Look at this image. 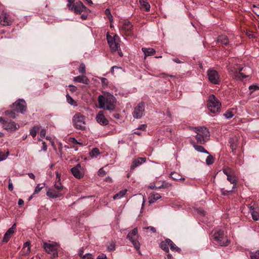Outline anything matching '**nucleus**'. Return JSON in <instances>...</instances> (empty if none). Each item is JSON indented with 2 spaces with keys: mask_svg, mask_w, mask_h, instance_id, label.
Returning <instances> with one entry per match:
<instances>
[{
  "mask_svg": "<svg viewBox=\"0 0 259 259\" xmlns=\"http://www.w3.org/2000/svg\"><path fill=\"white\" fill-rule=\"evenodd\" d=\"M98 101L100 109L114 111L117 104V100L115 97L108 92L104 93L98 97Z\"/></svg>",
  "mask_w": 259,
  "mask_h": 259,
  "instance_id": "obj_1",
  "label": "nucleus"
},
{
  "mask_svg": "<svg viewBox=\"0 0 259 259\" xmlns=\"http://www.w3.org/2000/svg\"><path fill=\"white\" fill-rule=\"evenodd\" d=\"M106 39L112 53L117 52L120 57L123 56V53L120 48V38L117 34L113 36L108 33L106 34Z\"/></svg>",
  "mask_w": 259,
  "mask_h": 259,
  "instance_id": "obj_2",
  "label": "nucleus"
},
{
  "mask_svg": "<svg viewBox=\"0 0 259 259\" xmlns=\"http://www.w3.org/2000/svg\"><path fill=\"white\" fill-rule=\"evenodd\" d=\"M213 237L214 240L219 245L221 246L228 245L229 240L222 230L218 229L214 230Z\"/></svg>",
  "mask_w": 259,
  "mask_h": 259,
  "instance_id": "obj_3",
  "label": "nucleus"
},
{
  "mask_svg": "<svg viewBox=\"0 0 259 259\" xmlns=\"http://www.w3.org/2000/svg\"><path fill=\"white\" fill-rule=\"evenodd\" d=\"M139 235L138 234V230L137 228H135L131 231L127 235V239H128L133 244L134 248L141 254L140 243L139 241Z\"/></svg>",
  "mask_w": 259,
  "mask_h": 259,
  "instance_id": "obj_4",
  "label": "nucleus"
},
{
  "mask_svg": "<svg viewBox=\"0 0 259 259\" xmlns=\"http://www.w3.org/2000/svg\"><path fill=\"white\" fill-rule=\"evenodd\" d=\"M194 137L198 144H204L209 139V133L206 127H200L197 129Z\"/></svg>",
  "mask_w": 259,
  "mask_h": 259,
  "instance_id": "obj_5",
  "label": "nucleus"
},
{
  "mask_svg": "<svg viewBox=\"0 0 259 259\" xmlns=\"http://www.w3.org/2000/svg\"><path fill=\"white\" fill-rule=\"evenodd\" d=\"M207 105L209 110L212 113L218 112L221 107V104L220 101L212 94L209 96Z\"/></svg>",
  "mask_w": 259,
  "mask_h": 259,
  "instance_id": "obj_6",
  "label": "nucleus"
},
{
  "mask_svg": "<svg viewBox=\"0 0 259 259\" xmlns=\"http://www.w3.org/2000/svg\"><path fill=\"white\" fill-rule=\"evenodd\" d=\"M43 247L48 253L51 254L52 258L58 256V245L57 243L51 241L44 242Z\"/></svg>",
  "mask_w": 259,
  "mask_h": 259,
  "instance_id": "obj_7",
  "label": "nucleus"
},
{
  "mask_svg": "<svg viewBox=\"0 0 259 259\" xmlns=\"http://www.w3.org/2000/svg\"><path fill=\"white\" fill-rule=\"evenodd\" d=\"M0 122L5 130L10 132L15 131L19 127L14 121L2 117L0 118Z\"/></svg>",
  "mask_w": 259,
  "mask_h": 259,
  "instance_id": "obj_8",
  "label": "nucleus"
},
{
  "mask_svg": "<svg viewBox=\"0 0 259 259\" xmlns=\"http://www.w3.org/2000/svg\"><path fill=\"white\" fill-rule=\"evenodd\" d=\"M74 126L78 130H83L85 128L84 116L80 113L75 114L72 118Z\"/></svg>",
  "mask_w": 259,
  "mask_h": 259,
  "instance_id": "obj_9",
  "label": "nucleus"
},
{
  "mask_svg": "<svg viewBox=\"0 0 259 259\" xmlns=\"http://www.w3.org/2000/svg\"><path fill=\"white\" fill-rule=\"evenodd\" d=\"M69 10L74 12L76 14H80L82 12H90L89 9L85 7L82 2L78 1L72 6H69Z\"/></svg>",
  "mask_w": 259,
  "mask_h": 259,
  "instance_id": "obj_10",
  "label": "nucleus"
},
{
  "mask_svg": "<svg viewBox=\"0 0 259 259\" xmlns=\"http://www.w3.org/2000/svg\"><path fill=\"white\" fill-rule=\"evenodd\" d=\"M208 80L213 84H219L221 82L220 75L218 71L214 69H208L207 71Z\"/></svg>",
  "mask_w": 259,
  "mask_h": 259,
  "instance_id": "obj_11",
  "label": "nucleus"
},
{
  "mask_svg": "<svg viewBox=\"0 0 259 259\" xmlns=\"http://www.w3.org/2000/svg\"><path fill=\"white\" fill-rule=\"evenodd\" d=\"M13 110L24 114L26 110V103L23 99H19L12 105Z\"/></svg>",
  "mask_w": 259,
  "mask_h": 259,
  "instance_id": "obj_12",
  "label": "nucleus"
},
{
  "mask_svg": "<svg viewBox=\"0 0 259 259\" xmlns=\"http://www.w3.org/2000/svg\"><path fill=\"white\" fill-rule=\"evenodd\" d=\"M145 111V103L143 102H140L135 107L133 112L134 118L136 119H140L143 116Z\"/></svg>",
  "mask_w": 259,
  "mask_h": 259,
  "instance_id": "obj_13",
  "label": "nucleus"
},
{
  "mask_svg": "<svg viewBox=\"0 0 259 259\" xmlns=\"http://www.w3.org/2000/svg\"><path fill=\"white\" fill-rule=\"evenodd\" d=\"M230 168H224L223 169V171L224 174L227 176V180L232 184L233 186V189H234L237 185L238 182V178L232 175L230 172Z\"/></svg>",
  "mask_w": 259,
  "mask_h": 259,
  "instance_id": "obj_14",
  "label": "nucleus"
},
{
  "mask_svg": "<svg viewBox=\"0 0 259 259\" xmlns=\"http://www.w3.org/2000/svg\"><path fill=\"white\" fill-rule=\"evenodd\" d=\"M53 188L60 192L62 196H63L66 193V189L60 182V177L59 176V174L58 172H57V179L54 185Z\"/></svg>",
  "mask_w": 259,
  "mask_h": 259,
  "instance_id": "obj_15",
  "label": "nucleus"
},
{
  "mask_svg": "<svg viewBox=\"0 0 259 259\" xmlns=\"http://www.w3.org/2000/svg\"><path fill=\"white\" fill-rule=\"evenodd\" d=\"M96 121L101 125H107L109 124V121L105 117L103 111H99L96 117Z\"/></svg>",
  "mask_w": 259,
  "mask_h": 259,
  "instance_id": "obj_16",
  "label": "nucleus"
},
{
  "mask_svg": "<svg viewBox=\"0 0 259 259\" xmlns=\"http://www.w3.org/2000/svg\"><path fill=\"white\" fill-rule=\"evenodd\" d=\"M47 195L52 198H56L63 196L60 192L57 191L54 188H49L47 191Z\"/></svg>",
  "mask_w": 259,
  "mask_h": 259,
  "instance_id": "obj_17",
  "label": "nucleus"
},
{
  "mask_svg": "<svg viewBox=\"0 0 259 259\" xmlns=\"http://www.w3.org/2000/svg\"><path fill=\"white\" fill-rule=\"evenodd\" d=\"M146 158L145 157H139L137 159H135L132 162V163L131 165L130 169L131 171H133L137 167L141 165L143 163L146 161Z\"/></svg>",
  "mask_w": 259,
  "mask_h": 259,
  "instance_id": "obj_18",
  "label": "nucleus"
},
{
  "mask_svg": "<svg viewBox=\"0 0 259 259\" xmlns=\"http://www.w3.org/2000/svg\"><path fill=\"white\" fill-rule=\"evenodd\" d=\"M81 166L78 164L76 166L71 169L72 174L77 179H80L83 177V175L80 171Z\"/></svg>",
  "mask_w": 259,
  "mask_h": 259,
  "instance_id": "obj_19",
  "label": "nucleus"
},
{
  "mask_svg": "<svg viewBox=\"0 0 259 259\" xmlns=\"http://www.w3.org/2000/svg\"><path fill=\"white\" fill-rule=\"evenodd\" d=\"M0 24L4 26H9L11 25L12 21L8 15L3 13L0 16Z\"/></svg>",
  "mask_w": 259,
  "mask_h": 259,
  "instance_id": "obj_20",
  "label": "nucleus"
},
{
  "mask_svg": "<svg viewBox=\"0 0 259 259\" xmlns=\"http://www.w3.org/2000/svg\"><path fill=\"white\" fill-rule=\"evenodd\" d=\"M73 81L85 84H88L90 83L89 79L85 75H79L74 77L73 78Z\"/></svg>",
  "mask_w": 259,
  "mask_h": 259,
  "instance_id": "obj_21",
  "label": "nucleus"
},
{
  "mask_svg": "<svg viewBox=\"0 0 259 259\" xmlns=\"http://www.w3.org/2000/svg\"><path fill=\"white\" fill-rule=\"evenodd\" d=\"M133 25L131 22L127 20H124L122 25V29L127 34H130L131 32Z\"/></svg>",
  "mask_w": 259,
  "mask_h": 259,
  "instance_id": "obj_22",
  "label": "nucleus"
},
{
  "mask_svg": "<svg viewBox=\"0 0 259 259\" xmlns=\"http://www.w3.org/2000/svg\"><path fill=\"white\" fill-rule=\"evenodd\" d=\"M232 77L233 79L238 80L240 79L242 80L243 78H245L248 77V75H244L242 72L234 71L231 73Z\"/></svg>",
  "mask_w": 259,
  "mask_h": 259,
  "instance_id": "obj_23",
  "label": "nucleus"
},
{
  "mask_svg": "<svg viewBox=\"0 0 259 259\" xmlns=\"http://www.w3.org/2000/svg\"><path fill=\"white\" fill-rule=\"evenodd\" d=\"M170 242L171 240L169 239H166L162 241L160 244V248L165 252H168L169 251V242Z\"/></svg>",
  "mask_w": 259,
  "mask_h": 259,
  "instance_id": "obj_24",
  "label": "nucleus"
},
{
  "mask_svg": "<svg viewBox=\"0 0 259 259\" xmlns=\"http://www.w3.org/2000/svg\"><path fill=\"white\" fill-rule=\"evenodd\" d=\"M142 50L145 57L153 55L155 53V50L152 48H142Z\"/></svg>",
  "mask_w": 259,
  "mask_h": 259,
  "instance_id": "obj_25",
  "label": "nucleus"
},
{
  "mask_svg": "<svg viewBox=\"0 0 259 259\" xmlns=\"http://www.w3.org/2000/svg\"><path fill=\"white\" fill-rule=\"evenodd\" d=\"M229 143L230 144V147L233 151L236 150L237 146V139L235 137H231L229 138Z\"/></svg>",
  "mask_w": 259,
  "mask_h": 259,
  "instance_id": "obj_26",
  "label": "nucleus"
},
{
  "mask_svg": "<svg viewBox=\"0 0 259 259\" xmlns=\"http://www.w3.org/2000/svg\"><path fill=\"white\" fill-rule=\"evenodd\" d=\"M218 41L226 46L229 44L228 38L226 35L219 36L218 38Z\"/></svg>",
  "mask_w": 259,
  "mask_h": 259,
  "instance_id": "obj_27",
  "label": "nucleus"
},
{
  "mask_svg": "<svg viewBox=\"0 0 259 259\" xmlns=\"http://www.w3.org/2000/svg\"><path fill=\"white\" fill-rule=\"evenodd\" d=\"M140 3L141 5V8L142 9L146 11H148L150 10V6L147 2L146 0H140Z\"/></svg>",
  "mask_w": 259,
  "mask_h": 259,
  "instance_id": "obj_28",
  "label": "nucleus"
},
{
  "mask_svg": "<svg viewBox=\"0 0 259 259\" xmlns=\"http://www.w3.org/2000/svg\"><path fill=\"white\" fill-rule=\"evenodd\" d=\"M170 176L172 179L176 181H179L181 180H185V178H183L181 175L175 171L171 172L170 174Z\"/></svg>",
  "mask_w": 259,
  "mask_h": 259,
  "instance_id": "obj_29",
  "label": "nucleus"
},
{
  "mask_svg": "<svg viewBox=\"0 0 259 259\" xmlns=\"http://www.w3.org/2000/svg\"><path fill=\"white\" fill-rule=\"evenodd\" d=\"M194 149L198 152L209 154V153L204 149V148L200 145H197L195 144H193Z\"/></svg>",
  "mask_w": 259,
  "mask_h": 259,
  "instance_id": "obj_30",
  "label": "nucleus"
},
{
  "mask_svg": "<svg viewBox=\"0 0 259 259\" xmlns=\"http://www.w3.org/2000/svg\"><path fill=\"white\" fill-rule=\"evenodd\" d=\"M40 127L38 125H34L30 131V135L34 138L38 131H39Z\"/></svg>",
  "mask_w": 259,
  "mask_h": 259,
  "instance_id": "obj_31",
  "label": "nucleus"
},
{
  "mask_svg": "<svg viewBox=\"0 0 259 259\" xmlns=\"http://www.w3.org/2000/svg\"><path fill=\"white\" fill-rule=\"evenodd\" d=\"M127 190L126 189L122 190L113 196V199H119L125 195Z\"/></svg>",
  "mask_w": 259,
  "mask_h": 259,
  "instance_id": "obj_32",
  "label": "nucleus"
},
{
  "mask_svg": "<svg viewBox=\"0 0 259 259\" xmlns=\"http://www.w3.org/2000/svg\"><path fill=\"white\" fill-rule=\"evenodd\" d=\"M161 198V196L157 193H153L151 196V199L149 201L150 203H153L155 201Z\"/></svg>",
  "mask_w": 259,
  "mask_h": 259,
  "instance_id": "obj_33",
  "label": "nucleus"
},
{
  "mask_svg": "<svg viewBox=\"0 0 259 259\" xmlns=\"http://www.w3.org/2000/svg\"><path fill=\"white\" fill-rule=\"evenodd\" d=\"M169 247H170L172 251H175L178 252H180L181 251V248L177 246L171 240L170 242H169Z\"/></svg>",
  "mask_w": 259,
  "mask_h": 259,
  "instance_id": "obj_34",
  "label": "nucleus"
},
{
  "mask_svg": "<svg viewBox=\"0 0 259 259\" xmlns=\"http://www.w3.org/2000/svg\"><path fill=\"white\" fill-rule=\"evenodd\" d=\"M66 97L67 101L68 104H69L71 105H73V106L77 105L76 102L68 94H67Z\"/></svg>",
  "mask_w": 259,
  "mask_h": 259,
  "instance_id": "obj_35",
  "label": "nucleus"
},
{
  "mask_svg": "<svg viewBox=\"0 0 259 259\" xmlns=\"http://www.w3.org/2000/svg\"><path fill=\"white\" fill-rule=\"evenodd\" d=\"M100 154V152L97 148H94L90 152V155L92 157H97Z\"/></svg>",
  "mask_w": 259,
  "mask_h": 259,
  "instance_id": "obj_36",
  "label": "nucleus"
},
{
  "mask_svg": "<svg viewBox=\"0 0 259 259\" xmlns=\"http://www.w3.org/2000/svg\"><path fill=\"white\" fill-rule=\"evenodd\" d=\"M214 158L212 155H208L206 159V163L207 165H211L214 162Z\"/></svg>",
  "mask_w": 259,
  "mask_h": 259,
  "instance_id": "obj_37",
  "label": "nucleus"
},
{
  "mask_svg": "<svg viewBox=\"0 0 259 259\" xmlns=\"http://www.w3.org/2000/svg\"><path fill=\"white\" fill-rule=\"evenodd\" d=\"M9 155V151H7L6 153H3L0 151V161H3L7 159Z\"/></svg>",
  "mask_w": 259,
  "mask_h": 259,
  "instance_id": "obj_38",
  "label": "nucleus"
},
{
  "mask_svg": "<svg viewBox=\"0 0 259 259\" xmlns=\"http://www.w3.org/2000/svg\"><path fill=\"white\" fill-rule=\"evenodd\" d=\"M250 259H259V250L250 253Z\"/></svg>",
  "mask_w": 259,
  "mask_h": 259,
  "instance_id": "obj_39",
  "label": "nucleus"
},
{
  "mask_svg": "<svg viewBox=\"0 0 259 259\" xmlns=\"http://www.w3.org/2000/svg\"><path fill=\"white\" fill-rule=\"evenodd\" d=\"M105 14H106L109 21L111 22L113 21V17L111 14L110 10L109 9H106L105 11Z\"/></svg>",
  "mask_w": 259,
  "mask_h": 259,
  "instance_id": "obj_40",
  "label": "nucleus"
},
{
  "mask_svg": "<svg viewBox=\"0 0 259 259\" xmlns=\"http://www.w3.org/2000/svg\"><path fill=\"white\" fill-rule=\"evenodd\" d=\"M224 116L227 118V119H230L234 116V114L233 113L232 111L231 110H227L224 114Z\"/></svg>",
  "mask_w": 259,
  "mask_h": 259,
  "instance_id": "obj_41",
  "label": "nucleus"
},
{
  "mask_svg": "<svg viewBox=\"0 0 259 259\" xmlns=\"http://www.w3.org/2000/svg\"><path fill=\"white\" fill-rule=\"evenodd\" d=\"M5 114L8 115V116H9L10 117L13 118H15L17 116V115L15 113V112L14 111H7L5 112Z\"/></svg>",
  "mask_w": 259,
  "mask_h": 259,
  "instance_id": "obj_42",
  "label": "nucleus"
},
{
  "mask_svg": "<svg viewBox=\"0 0 259 259\" xmlns=\"http://www.w3.org/2000/svg\"><path fill=\"white\" fill-rule=\"evenodd\" d=\"M233 188L231 190H226L224 188H221L220 189L222 195L224 196H227L233 191Z\"/></svg>",
  "mask_w": 259,
  "mask_h": 259,
  "instance_id": "obj_43",
  "label": "nucleus"
},
{
  "mask_svg": "<svg viewBox=\"0 0 259 259\" xmlns=\"http://www.w3.org/2000/svg\"><path fill=\"white\" fill-rule=\"evenodd\" d=\"M115 249V243L114 242L110 243L107 247V250L109 251H114Z\"/></svg>",
  "mask_w": 259,
  "mask_h": 259,
  "instance_id": "obj_44",
  "label": "nucleus"
},
{
  "mask_svg": "<svg viewBox=\"0 0 259 259\" xmlns=\"http://www.w3.org/2000/svg\"><path fill=\"white\" fill-rule=\"evenodd\" d=\"M78 71L80 73L85 74V66L84 63L80 64L79 68Z\"/></svg>",
  "mask_w": 259,
  "mask_h": 259,
  "instance_id": "obj_45",
  "label": "nucleus"
},
{
  "mask_svg": "<svg viewBox=\"0 0 259 259\" xmlns=\"http://www.w3.org/2000/svg\"><path fill=\"white\" fill-rule=\"evenodd\" d=\"M252 218L253 220L254 221H257L259 220V215L257 213V212L255 211H252V212L251 213Z\"/></svg>",
  "mask_w": 259,
  "mask_h": 259,
  "instance_id": "obj_46",
  "label": "nucleus"
},
{
  "mask_svg": "<svg viewBox=\"0 0 259 259\" xmlns=\"http://www.w3.org/2000/svg\"><path fill=\"white\" fill-rule=\"evenodd\" d=\"M42 184H38L35 187L34 190V193H38L39 192L41 191V190L43 188L44 186H41Z\"/></svg>",
  "mask_w": 259,
  "mask_h": 259,
  "instance_id": "obj_47",
  "label": "nucleus"
},
{
  "mask_svg": "<svg viewBox=\"0 0 259 259\" xmlns=\"http://www.w3.org/2000/svg\"><path fill=\"white\" fill-rule=\"evenodd\" d=\"M101 83H102L103 87H107L108 85V81L107 78H104V77H102L101 78Z\"/></svg>",
  "mask_w": 259,
  "mask_h": 259,
  "instance_id": "obj_48",
  "label": "nucleus"
},
{
  "mask_svg": "<svg viewBox=\"0 0 259 259\" xmlns=\"http://www.w3.org/2000/svg\"><path fill=\"white\" fill-rule=\"evenodd\" d=\"M249 89L250 90H252V92L254 91L259 90V85H255V84L251 85L249 87Z\"/></svg>",
  "mask_w": 259,
  "mask_h": 259,
  "instance_id": "obj_49",
  "label": "nucleus"
},
{
  "mask_svg": "<svg viewBox=\"0 0 259 259\" xmlns=\"http://www.w3.org/2000/svg\"><path fill=\"white\" fill-rule=\"evenodd\" d=\"M11 236L7 234L6 233L5 234L4 236L3 239V242H7L9 239L11 238Z\"/></svg>",
  "mask_w": 259,
  "mask_h": 259,
  "instance_id": "obj_50",
  "label": "nucleus"
},
{
  "mask_svg": "<svg viewBox=\"0 0 259 259\" xmlns=\"http://www.w3.org/2000/svg\"><path fill=\"white\" fill-rule=\"evenodd\" d=\"M30 243L29 242H26L23 244V248L27 247L26 253H28L30 251Z\"/></svg>",
  "mask_w": 259,
  "mask_h": 259,
  "instance_id": "obj_51",
  "label": "nucleus"
},
{
  "mask_svg": "<svg viewBox=\"0 0 259 259\" xmlns=\"http://www.w3.org/2000/svg\"><path fill=\"white\" fill-rule=\"evenodd\" d=\"M82 259H93V255L91 253H86L81 257Z\"/></svg>",
  "mask_w": 259,
  "mask_h": 259,
  "instance_id": "obj_52",
  "label": "nucleus"
},
{
  "mask_svg": "<svg viewBox=\"0 0 259 259\" xmlns=\"http://www.w3.org/2000/svg\"><path fill=\"white\" fill-rule=\"evenodd\" d=\"M46 133H47V131L45 128L41 129V130L40 132V134H39V136H40V138H45L46 136Z\"/></svg>",
  "mask_w": 259,
  "mask_h": 259,
  "instance_id": "obj_53",
  "label": "nucleus"
},
{
  "mask_svg": "<svg viewBox=\"0 0 259 259\" xmlns=\"http://www.w3.org/2000/svg\"><path fill=\"white\" fill-rule=\"evenodd\" d=\"M68 87L70 88V91L71 93H74L77 90V88L73 85L70 84Z\"/></svg>",
  "mask_w": 259,
  "mask_h": 259,
  "instance_id": "obj_54",
  "label": "nucleus"
},
{
  "mask_svg": "<svg viewBox=\"0 0 259 259\" xmlns=\"http://www.w3.org/2000/svg\"><path fill=\"white\" fill-rule=\"evenodd\" d=\"M106 174L105 171L103 169V168H100L98 171V175L100 176L103 177Z\"/></svg>",
  "mask_w": 259,
  "mask_h": 259,
  "instance_id": "obj_55",
  "label": "nucleus"
},
{
  "mask_svg": "<svg viewBox=\"0 0 259 259\" xmlns=\"http://www.w3.org/2000/svg\"><path fill=\"white\" fill-rule=\"evenodd\" d=\"M171 186V184L168 182H163L162 184V187L163 188H167Z\"/></svg>",
  "mask_w": 259,
  "mask_h": 259,
  "instance_id": "obj_56",
  "label": "nucleus"
},
{
  "mask_svg": "<svg viewBox=\"0 0 259 259\" xmlns=\"http://www.w3.org/2000/svg\"><path fill=\"white\" fill-rule=\"evenodd\" d=\"M144 229H146V230L150 229V231L153 233H155L156 232V230L155 228L154 227H152V226L145 227V228H144Z\"/></svg>",
  "mask_w": 259,
  "mask_h": 259,
  "instance_id": "obj_57",
  "label": "nucleus"
},
{
  "mask_svg": "<svg viewBox=\"0 0 259 259\" xmlns=\"http://www.w3.org/2000/svg\"><path fill=\"white\" fill-rule=\"evenodd\" d=\"M47 148H48V147H47V144H46V143L45 142H43L42 149L41 150H39V152H40L41 151H46L47 150Z\"/></svg>",
  "mask_w": 259,
  "mask_h": 259,
  "instance_id": "obj_58",
  "label": "nucleus"
},
{
  "mask_svg": "<svg viewBox=\"0 0 259 259\" xmlns=\"http://www.w3.org/2000/svg\"><path fill=\"white\" fill-rule=\"evenodd\" d=\"M172 60L174 62H175V63H178V64H181V63H184V62H183V61H181V60H179V59L178 58H172Z\"/></svg>",
  "mask_w": 259,
  "mask_h": 259,
  "instance_id": "obj_59",
  "label": "nucleus"
},
{
  "mask_svg": "<svg viewBox=\"0 0 259 259\" xmlns=\"http://www.w3.org/2000/svg\"><path fill=\"white\" fill-rule=\"evenodd\" d=\"M97 259H107L106 254L102 253L98 255Z\"/></svg>",
  "mask_w": 259,
  "mask_h": 259,
  "instance_id": "obj_60",
  "label": "nucleus"
},
{
  "mask_svg": "<svg viewBox=\"0 0 259 259\" xmlns=\"http://www.w3.org/2000/svg\"><path fill=\"white\" fill-rule=\"evenodd\" d=\"M67 1L68 3L67 6V7L68 8V9H69L70 4V6H72L73 4H75L74 0H67Z\"/></svg>",
  "mask_w": 259,
  "mask_h": 259,
  "instance_id": "obj_61",
  "label": "nucleus"
},
{
  "mask_svg": "<svg viewBox=\"0 0 259 259\" xmlns=\"http://www.w3.org/2000/svg\"><path fill=\"white\" fill-rule=\"evenodd\" d=\"M14 231L11 228H9L7 231L6 232V233L10 235L11 236H12V234L14 233Z\"/></svg>",
  "mask_w": 259,
  "mask_h": 259,
  "instance_id": "obj_62",
  "label": "nucleus"
},
{
  "mask_svg": "<svg viewBox=\"0 0 259 259\" xmlns=\"http://www.w3.org/2000/svg\"><path fill=\"white\" fill-rule=\"evenodd\" d=\"M9 182H10V180H9ZM8 188H9V190H10V191L13 190V184L12 183V182H9V185H8Z\"/></svg>",
  "mask_w": 259,
  "mask_h": 259,
  "instance_id": "obj_63",
  "label": "nucleus"
},
{
  "mask_svg": "<svg viewBox=\"0 0 259 259\" xmlns=\"http://www.w3.org/2000/svg\"><path fill=\"white\" fill-rule=\"evenodd\" d=\"M28 175L29 177L31 179L34 180L35 178V175L32 173H28Z\"/></svg>",
  "mask_w": 259,
  "mask_h": 259,
  "instance_id": "obj_64",
  "label": "nucleus"
}]
</instances>
